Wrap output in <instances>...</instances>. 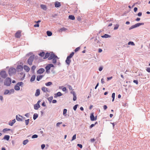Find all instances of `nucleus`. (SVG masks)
<instances>
[{
	"instance_id": "6",
	"label": "nucleus",
	"mask_w": 150,
	"mask_h": 150,
	"mask_svg": "<svg viewBox=\"0 0 150 150\" xmlns=\"http://www.w3.org/2000/svg\"><path fill=\"white\" fill-rule=\"evenodd\" d=\"M16 119L18 121H22L25 120V118L20 115H16Z\"/></svg>"
},
{
	"instance_id": "33",
	"label": "nucleus",
	"mask_w": 150,
	"mask_h": 150,
	"mask_svg": "<svg viewBox=\"0 0 150 150\" xmlns=\"http://www.w3.org/2000/svg\"><path fill=\"white\" fill-rule=\"evenodd\" d=\"M52 84V83L51 82H49L45 83V85L47 86H50Z\"/></svg>"
},
{
	"instance_id": "42",
	"label": "nucleus",
	"mask_w": 150,
	"mask_h": 150,
	"mask_svg": "<svg viewBox=\"0 0 150 150\" xmlns=\"http://www.w3.org/2000/svg\"><path fill=\"white\" fill-rule=\"evenodd\" d=\"M10 130L11 129H10L5 128L3 129V131L4 132H5L7 131H10Z\"/></svg>"
},
{
	"instance_id": "36",
	"label": "nucleus",
	"mask_w": 150,
	"mask_h": 150,
	"mask_svg": "<svg viewBox=\"0 0 150 150\" xmlns=\"http://www.w3.org/2000/svg\"><path fill=\"white\" fill-rule=\"evenodd\" d=\"M119 27V25L118 24H116L115 25V27L114 28V30H116Z\"/></svg>"
},
{
	"instance_id": "64",
	"label": "nucleus",
	"mask_w": 150,
	"mask_h": 150,
	"mask_svg": "<svg viewBox=\"0 0 150 150\" xmlns=\"http://www.w3.org/2000/svg\"><path fill=\"white\" fill-rule=\"evenodd\" d=\"M48 65L50 67V68L52 67H54L53 65L52 64H49Z\"/></svg>"
},
{
	"instance_id": "2",
	"label": "nucleus",
	"mask_w": 150,
	"mask_h": 150,
	"mask_svg": "<svg viewBox=\"0 0 150 150\" xmlns=\"http://www.w3.org/2000/svg\"><path fill=\"white\" fill-rule=\"evenodd\" d=\"M11 79L9 77L6 78L4 81V84L5 85L9 86L11 83Z\"/></svg>"
},
{
	"instance_id": "18",
	"label": "nucleus",
	"mask_w": 150,
	"mask_h": 150,
	"mask_svg": "<svg viewBox=\"0 0 150 150\" xmlns=\"http://www.w3.org/2000/svg\"><path fill=\"white\" fill-rule=\"evenodd\" d=\"M16 120L15 119H14L12 120V122H11V121H10L9 122L8 124L12 126L13 125V124H14Z\"/></svg>"
},
{
	"instance_id": "30",
	"label": "nucleus",
	"mask_w": 150,
	"mask_h": 150,
	"mask_svg": "<svg viewBox=\"0 0 150 150\" xmlns=\"http://www.w3.org/2000/svg\"><path fill=\"white\" fill-rule=\"evenodd\" d=\"M45 53L44 52H40V53L39 54V56L41 57H43L45 55Z\"/></svg>"
},
{
	"instance_id": "63",
	"label": "nucleus",
	"mask_w": 150,
	"mask_h": 150,
	"mask_svg": "<svg viewBox=\"0 0 150 150\" xmlns=\"http://www.w3.org/2000/svg\"><path fill=\"white\" fill-rule=\"evenodd\" d=\"M57 102V101L56 100H53L52 101V103H56Z\"/></svg>"
},
{
	"instance_id": "9",
	"label": "nucleus",
	"mask_w": 150,
	"mask_h": 150,
	"mask_svg": "<svg viewBox=\"0 0 150 150\" xmlns=\"http://www.w3.org/2000/svg\"><path fill=\"white\" fill-rule=\"evenodd\" d=\"M44 71L45 70L43 68H40L37 71V74H42Z\"/></svg>"
},
{
	"instance_id": "32",
	"label": "nucleus",
	"mask_w": 150,
	"mask_h": 150,
	"mask_svg": "<svg viewBox=\"0 0 150 150\" xmlns=\"http://www.w3.org/2000/svg\"><path fill=\"white\" fill-rule=\"evenodd\" d=\"M74 54V52H72L69 56H67V57L71 59V58L73 56Z\"/></svg>"
},
{
	"instance_id": "31",
	"label": "nucleus",
	"mask_w": 150,
	"mask_h": 150,
	"mask_svg": "<svg viewBox=\"0 0 150 150\" xmlns=\"http://www.w3.org/2000/svg\"><path fill=\"white\" fill-rule=\"evenodd\" d=\"M47 35L49 36H50L52 35V33L50 31H47Z\"/></svg>"
},
{
	"instance_id": "58",
	"label": "nucleus",
	"mask_w": 150,
	"mask_h": 150,
	"mask_svg": "<svg viewBox=\"0 0 150 150\" xmlns=\"http://www.w3.org/2000/svg\"><path fill=\"white\" fill-rule=\"evenodd\" d=\"M77 146L81 148H82V145L81 144H78Z\"/></svg>"
},
{
	"instance_id": "7",
	"label": "nucleus",
	"mask_w": 150,
	"mask_h": 150,
	"mask_svg": "<svg viewBox=\"0 0 150 150\" xmlns=\"http://www.w3.org/2000/svg\"><path fill=\"white\" fill-rule=\"evenodd\" d=\"M144 24V23H139L135 24V25H132L131 27V29L133 28L137 27H138L141 25H143Z\"/></svg>"
},
{
	"instance_id": "60",
	"label": "nucleus",
	"mask_w": 150,
	"mask_h": 150,
	"mask_svg": "<svg viewBox=\"0 0 150 150\" xmlns=\"http://www.w3.org/2000/svg\"><path fill=\"white\" fill-rule=\"evenodd\" d=\"M134 12H136L137 10V8L136 7H134Z\"/></svg>"
},
{
	"instance_id": "13",
	"label": "nucleus",
	"mask_w": 150,
	"mask_h": 150,
	"mask_svg": "<svg viewBox=\"0 0 150 150\" xmlns=\"http://www.w3.org/2000/svg\"><path fill=\"white\" fill-rule=\"evenodd\" d=\"M54 97L57 98L58 96H60L62 95V94L60 92H57V93L54 94Z\"/></svg>"
},
{
	"instance_id": "27",
	"label": "nucleus",
	"mask_w": 150,
	"mask_h": 150,
	"mask_svg": "<svg viewBox=\"0 0 150 150\" xmlns=\"http://www.w3.org/2000/svg\"><path fill=\"white\" fill-rule=\"evenodd\" d=\"M10 138V136L8 135H5L4 138V139H6L8 141L9 140Z\"/></svg>"
},
{
	"instance_id": "16",
	"label": "nucleus",
	"mask_w": 150,
	"mask_h": 150,
	"mask_svg": "<svg viewBox=\"0 0 150 150\" xmlns=\"http://www.w3.org/2000/svg\"><path fill=\"white\" fill-rule=\"evenodd\" d=\"M65 62L66 64L69 65L70 64V63L71 62V59L67 57Z\"/></svg>"
},
{
	"instance_id": "38",
	"label": "nucleus",
	"mask_w": 150,
	"mask_h": 150,
	"mask_svg": "<svg viewBox=\"0 0 150 150\" xmlns=\"http://www.w3.org/2000/svg\"><path fill=\"white\" fill-rule=\"evenodd\" d=\"M28 142V139H26L25 140H24L23 142V144L24 145H25Z\"/></svg>"
},
{
	"instance_id": "22",
	"label": "nucleus",
	"mask_w": 150,
	"mask_h": 150,
	"mask_svg": "<svg viewBox=\"0 0 150 150\" xmlns=\"http://www.w3.org/2000/svg\"><path fill=\"white\" fill-rule=\"evenodd\" d=\"M67 30V29L66 28L64 27L58 30V31L60 32H62L63 31H65Z\"/></svg>"
},
{
	"instance_id": "15",
	"label": "nucleus",
	"mask_w": 150,
	"mask_h": 150,
	"mask_svg": "<svg viewBox=\"0 0 150 150\" xmlns=\"http://www.w3.org/2000/svg\"><path fill=\"white\" fill-rule=\"evenodd\" d=\"M23 68L27 72H28L30 70V69L29 67L26 65H24Z\"/></svg>"
},
{
	"instance_id": "4",
	"label": "nucleus",
	"mask_w": 150,
	"mask_h": 150,
	"mask_svg": "<svg viewBox=\"0 0 150 150\" xmlns=\"http://www.w3.org/2000/svg\"><path fill=\"white\" fill-rule=\"evenodd\" d=\"M23 83L22 82L18 83L15 86L14 89L17 91L19 90L20 89L19 86H21L23 85Z\"/></svg>"
},
{
	"instance_id": "40",
	"label": "nucleus",
	"mask_w": 150,
	"mask_h": 150,
	"mask_svg": "<svg viewBox=\"0 0 150 150\" xmlns=\"http://www.w3.org/2000/svg\"><path fill=\"white\" fill-rule=\"evenodd\" d=\"M50 67L48 65H47V66L46 67L45 69H46L47 71L49 70L50 69Z\"/></svg>"
},
{
	"instance_id": "54",
	"label": "nucleus",
	"mask_w": 150,
	"mask_h": 150,
	"mask_svg": "<svg viewBox=\"0 0 150 150\" xmlns=\"http://www.w3.org/2000/svg\"><path fill=\"white\" fill-rule=\"evenodd\" d=\"M146 70L148 72H150V67L147 68Z\"/></svg>"
},
{
	"instance_id": "19",
	"label": "nucleus",
	"mask_w": 150,
	"mask_h": 150,
	"mask_svg": "<svg viewBox=\"0 0 150 150\" xmlns=\"http://www.w3.org/2000/svg\"><path fill=\"white\" fill-rule=\"evenodd\" d=\"M43 77V76L42 75H39L37 77V80L38 81H39L42 79Z\"/></svg>"
},
{
	"instance_id": "23",
	"label": "nucleus",
	"mask_w": 150,
	"mask_h": 150,
	"mask_svg": "<svg viewBox=\"0 0 150 150\" xmlns=\"http://www.w3.org/2000/svg\"><path fill=\"white\" fill-rule=\"evenodd\" d=\"M40 107V105L35 104L34 105V108L35 110H38Z\"/></svg>"
},
{
	"instance_id": "43",
	"label": "nucleus",
	"mask_w": 150,
	"mask_h": 150,
	"mask_svg": "<svg viewBox=\"0 0 150 150\" xmlns=\"http://www.w3.org/2000/svg\"><path fill=\"white\" fill-rule=\"evenodd\" d=\"M29 119L25 120V124L26 125H28L29 122Z\"/></svg>"
},
{
	"instance_id": "11",
	"label": "nucleus",
	"mask_w": 150,
	"mask_h": 150,
	"mask_svg": "<svg viewBox=\"0 0 150 150\" xmlns=\"http://www.w3.org/2000/svg\"><path fill=\"white\" fill-rule=\"evenodd\" d=\"M55 6L56 8H58L61 6V4L60 2L57 1L55 2Z\"/></svg>"
},
{
	"instance_id": "47",
	"label": "nucleus",
	"mask_w": 150,
	"mask_h": 150,
	"mask_svg": "<svg viewBox=\"0 0 150 150\" xmlns=\"http://www.w3.org/2000/svg\"><path fill=\"white\" fill-rule=\"evenodd\" d=\"M78 105L77 104L76 105L73 107V109L75 111L76 110Z\"/></svg>"
},
{
	"instance_id": "59",
	"label": "nucleus",
	"mask_w": 150,
	"mask_h": 150,
	"mask_svg": "<svg viewBox=\"0 0 150 150\" xmlns=\"http://www.w3.org/2000/svg\"><path fill=\"white\" fill-rule=\"evenodd\" d=\"M62 122H58L57 124H56V125L57 126V127H58V126H59V125L60 124H62Z\"/></svg>"
},
{
	"instance_id": "52",
	"label": "nucleus",
	"mask_w": 150,
	"mask_h": 150,
	"mask_svg": "<svg viewBox=\"0 0 150 150\" xmlns=\"http://www.w3.org/2000/svg\"><path fill=\"white\" fill-rule=\"evenodd\" d=\"M67 86H68V87L69 88V89L70 90H72V88L71 86L69 85H68Z\"/></svg>"
},
{
	"instance_id": "51",
	"label": "nucleus",
	"mask_w": 150,
	"mask_h": 150,
	"mask_svg": "<svg viewBox=\"0 0 150 150\" xmlns=\"http://www.w3.org/2000/svg\"><path fill=\"white\" fill-rule=\"evenodd\" d=\"M97 122H96L95 123V124H91L90 126V128H92V127H94L95 125L97 123Z\"/></svg>"
},
{
	"instance_id": "25",
	"label": "nucleus",
	"mask_w": 150,
	"mask_h": 150,
	"mask_svg": "<svg viewBox=\"0 0 150 150\" xmlns=\"http://www.w3.org/2000/svg\"><path fill=\"white\" fill-rule=\"evenodd\" d=\"M50 53H47L45 54V57L44 58V59H46L47 58H49L50 57Z\"/></svg>"
},
{
	"instance_id": "1",
	"label": "nucleus",
	"mask_w": 150,
	"mask_h": 150,
	"mask_svg": "<svg viewBox=\"0 0 150 150\" xmlns=\"http://www.w3.org/2000/svg\"><path fill=\"white\" fill-rule=\"evenodd\" d=\"M35 57V55H31L28 60V63L30 65L32 64L33 62Z\"/></svg>"
},
{
	"instance_id": "55",
	"label": "nucleus",
	"mask_w": 150,
	"mask_h": 150,
	"mask_svg": "<svg viewBox=\"0 0 150 150\" xmlns=\"http://www.w3.org/2000/svg\"><path fill=\"white\" fill-rule=\"evenodd\" d=\"M142 15V13L141 12H139L137 14V15L139 16H141Z\"/></svg>"
},
{
	"instance_id": "34",
	"label": "nucleus",
	"mask_w": 150,
	"mask_h": 150,
	"mask_svg": "<svg viewBox=\"0 0 150 150\" xmlns=\"http://www.w3.org/2000/svg\"><path fill=\"white\" fill-rule=\"evenodd\" d=\"M68 19H75V18L74 16L70 15L69 16Z\"/></svg>"
},
{
	"instance_id": "14",
	"label": "nucleus",
	"mask_w": 150,
	"mask_h": 150,
	"mask_svg": "<svg viewBox=\"0 0 150 150\" xmlns=\"http://www.w3.org/2000/svg\"><path fill=\"white\" fill-rule=\"evenodd\" d=\"M42 91L44 92H49V91L47 88L45 87H43L42 88Z\"/></svg>"
},
{
	"instance_id": "24",
	"label": "nucleus",
	"mask_w": 150,
	"mask_h": 150,
	"mask_svg": "<svg viewBox=\"0 0 150 150\" xmlns=\"http://www.w3.org/2000/svg\"><path fill=\"white\" fill-rule=\"evenodd\" d=\"M17 69H19L21 70H22L23 69V67L22 65H18L17 66Z\"/></svg>"
},
{
	"instance_id": "41",
	"label": "nucleus",
	"mask_w": 150,
	"mask_h": 150,
	"mask_svg": "<svg viewBox=\"0 0 150 150\" xmlns=\"http://www.w3.org/2000/svg\"><path fill=\"white\" fill-rule=\"evenodd\" d=\"M36 68V67L35 65H33L31 68V70L32 71H34Z\"/></svg>"
},
{
	"instance_id": "26",
	"label": "nucleus",
	"mask_w": 150,
	"mask_h": 150,
	"mask_svg": "<svg viewBox=\"0 0 150 150\" xmlns=\"http://www.w3.org/2000/svg\"><path fill=\"white\" fill-rule=\"evenodd\" d=\"M41 8L43 9L44 10H46V6L44 4H41L40 5Z\"/></svg>"
},
{
	"instance_id": "53",
	"label": "nucleus",
	"mask_w": 150,
	"mask_h": 150,
	"mask_svg": "<svg viewBox=\"0 0 150 150\" xmlns=\"http://www.w3.org/2000/svg\"><path fill=\"white\" fill-rule=\"evenodd\" d=\"M52 99H53V97L52 96L48 98V100L50 101V102L52 100Z\"/></svg>"
},
{
	"instance_id": "37",
	"label": "nucleus",
	"mask_w": 150,
	"mask_h": 150,
	"mask_svg": "<svg viewBox=\"0 0 150 150\" xmlns=\"http://www.w3.org/2000/svg\"><path fill=\"white\" fill-rule=\"evenodd\" d=\"M38 117V115L37 114H35L33 115V118L34 120H35Z\"/></svg>"
},
{
	"instance_id": "3",
	"label": "nucleus",
	"mask_w": 150,
	"mask_h": 150,
	"mask_svg": "<svg viewBox=\"0 0 150 150\" xmlns=\"http://www.w3.org/2000/svg\"><path fill=\"white\" fill-rule=\"evenodd\" d=\"M16 72V70L15 68H11L8 70V73L9 75L11 76L13 74H15Z\"/></svg>"
},
{
	"instance_id": "20",
	"label": "nucleus",
	"mask_w": 150,
	"mask_h": 150,
	"mask_svg": "<svg viewBox=\"0 0 150 150\" xmlns=\"http://www.w3.org/2000/svg\"><path fill=\"white\" fill-rule=\"evenodd\" d=\"M41 22L40 20H39L37 22H35L37 23L36 24H35L34 25V26L35 27H38L39 26V23Z\"/></svg>"
},
{
	"instance_id": "49",
	"label": "nucleus",
	"mask_w": 150,
	"mask_h": 150,
	"mask_svg": "<svg viewBox=\"0 0 150 150\" xmlns=\"http://www.w3.org/2000/svg\"><path fill=\"white\" fill-rule=\"evenodd\" d=\"M76 139V134H74L73 135V136L72 137V139L71 140V141H72L73 140L75 139Z\"/></svg>"
},
{
	"instance_id": "56",
	"label": "nucleus",
	"mask_w": 150,
	"mask_h": 150,
	"mask_svg": "<svg viewBox=\"0 0 150 150\" xmlns=\"http://www.w3.org/2000/svg\"><path fill=\"white\" fill-rule=\"evenodd\" d=\"M45 147V145L44 144H42L41 146V147L42 149H44Z\"/></svg>"
},
{
	"instance_id": "45",
	"label": "nucleus",
	"mask_w": 150,
	"mask_h": 150,
	"mask_svg": "<svg viewBox=\"0 0 150 150\" xmlns=\"http://www.w3.org/2000/svg\"><path fill=\"white\" fill-rule=\"evenodd\" d=\"M80 47H78L75 49L74 51L75 52H76L79 51L80 50Z\"/></svg>"
},
{
	"instance_id": "35",
	"label": "nucleus",
	"mask_w": 150,
	"mask_h": 150,
	"mask_svg": "<svg viewBox=\"0 0 150 150\" xmlns=\"http://www.w3.org/2000/svg\"><path fill=\"white\" fill-rule=\"evenodd\" d=\"M115 93H113L112 94V101L113 102L115 99Z\"/></svg>"
},
{
	"instance_id": "8",
	"label": "nucleus",
	"mask_w": 150,
	"mask_h": 150,
	"mask_svg": "<svg viewBox=\"0 0 150 150\" xmlns=\"http://www.w3.org/2000/svg\"><path fill=\"white\" fill-rule=\"evenodd\" d=\"M21 30L18 31L15 34V36L16 38H20L21 36Z\"/></svg>"
},
{
	"instance_id": "17",
	"label": "nucleus",
	"mask_w": 150,
	"mask_h": 150,
	"mask_svg": "<svg viewBox=\"0 0 150 150\" xmlns=\"http://www.w3.org/2000/svg\"><path fill=\"white\" fill-rule=\"evenodd\" d=\"M58 59V58L57 56H56L54 57L52 59V62L53 63L55 64L56 63L57 60Z\"/></svg>"
},
{
	"instance_id": "50",
	"label": "nucleus",
	"mask_w": 150,
	"mask_h": 150,
	"mask_svg": "<svg viewBox=\"0 0 150 150\" xmlns=\"http://www.w3.org/2000/svg\"><path fill=\"white\" fill-rule=\"evenodd\" d=\"M67 110L66 109H64L63 110V115H65V114L67 113Z\"/></svg>"
},
{
	"instance_id": "39",
	"label": "nucleus",
	"mask_w": 150,
	"mask_h": 150,
	"mask_svg": "<svg viewBox=\"0 0 150 150\" xmlns=\"http://www.w3.org/2000/svg\"><path fill=\"white\" fill-rule=\"evenodd\" d=\"M73 96H74L73 100L74 101H75L76 99V96L75 93L74 92H73Z\"/></svg>"
},
{
	"instance_id": "5",
	"label": "nucleus",
	"mask_w": 150,
	"mask_h": 150,
	"mask_svg": "<svg viewBox=\"0 0 150 150\" xmlns=\"http://www.w3.org/2000/svg\"><path fill=\"white\" fill-rule=\"evenodd\" d=\"M0 75L2 78L4 79L6 78L8 76L5 71H1L0 72Z\"/></svg>"
},
{
	"instance_id": "48",
	"label": "nucleus",
	"mask_w": 150,
	"mask_h": 150,
	"mask_svg": "<svg viewBox=\"0 0 150 150\" xmlns=\"http://www.w3.org/2000/svg\"><path fill=\"white\" fill-rule=\"evenodd\" d=\"M38 137V135L36 134H34L32 136V138H37Z\"/></svg>"
},
{
	"instance_id": "57",
	"label": "nucleus",
	"mask_w": 150,
	"mask_h": 150,
	"mask_svg": "<svg viewBox=\"0 0 150 150\" xmlns=\"http://www.w3.org/2000/svg\"><path fill=\"white\" fill-rule=\"evenodd\" d=\"M133 82L136 83L137 84H138V81L137 80H134L133 81Z\"/></svg>"
},
{
	"instance_id": "28",
	"label": "nucleus",
	"mask_w": 150,
	"mask_h": 150,
	"mask_svg": "<svg viewBox=\"0 0 150 150\" xmlns=\"http://www.w3.org/2000/svg\"><path fill=\"white\" fill-rule=\"evenodd\" d=\"M35 77H36L35 76V75H33L31 77V79H30V81L31 82L34 81L35 79Z\"/></svg>"
},
{
	"instance_id": "10",
	"label": "nucleus",
	"mask_w": 150,
	"mask_h": 150,
	"mask_svg": "<svg viewBox=\"0 0 150 150\" xmlns=\"http://www.w3.org/2000/svg\"><path fill=\"white\" fill-rule=\"evenodd\" d=\"M90 118L91 120V121H94L96 120V117H94L93 114V113H91L90 115Z\"/></svg>"
},
{
	"instance_id": "61",
	"label": "nucleus",
	"mask_w": 150,
	"mask_h": 150,
	"mask_svg": "<svg viewBox=\"0 0 150 150\" xmlns=\"http://www.w3.org/2000/svg\"><path fill=\"white\" fill-rule=\"evenodd\" d=\"M101 83L102 84H103V83H104V79H103V78H102V79H101Z\"/></svg>"
},
{
	"instance_id": "46",
	"label": "nucleus",
	"mask_w": 150,
	"mask_h": 150,
	"mask_svg": "<svg viewBox=\"0 0 150 150\" xmlns=\"http://www.w3.org/2000/svg\"><path fill=\"white\" fill-rule=\"evenodd\" d=\"M9 92V91L8 90H6L4 92V94L6 95L8 94Z\"/></svg>"
},
{
	"instance_id": "44",
	"label": "nucleus",
	"mask_w": 150,
	"mask_h": 150,
	"mask_svg": "<svg viewBox=\"0 0 150 150\" xmlns=\"http://www.w3.org/2000/svg\"><path fill=\"white\" fill-rule=\"evenodd\" d=\"M128 44L129 45H135L134 43L132 42H129L128 43Z\"/></svg>"
},
{
	"instance_id": "21",
	"label": "nucleus",
	"mask_w": 150,
	"mask_h": 150,
	"mask_svg": "<svg viewBox=\"0 0 150 150\" xmlns=\"http://www.w3.org/2000/svg\"><path fill=\"white\" fill-rule=\"evenodd\" d=\"M40 94V90L38 89L36 90V91L35 93V95L36 96H38Z\"/></svg>"
},
{
	"instance_id": "29",
	"label": "nucleus",
	"mask_w": 150,
	"mask_h": 150,
	"mask_svg": "<svg viewBox=\"0 0 150 150\" xmlns=\"http://www.w3.org/2000/svg\"><path fill=\"white\" fill-rule=\"evenodd\" d=\"M110 37V35L107 34H105L104 35L101 36V37L103 38H108Z\"/></svg>"
},
{
	"instance_id": "62",
	"label": "nucleus",
	"mask_w": 150,
	"mask_h": 150,
	"mask_svg": "<svg viewBox=\"0 0 150 150\" xmlns=\"http://www.w3.org/2000/svg\"><path fill=\"white\" fill-rule=\"evenodd\" d=\"M103 108L105 110L107 109V107L106 105H104L103 106Z\"/></svg>"
},
{
	"instance_id": "12",
	"label": "nucleus",
	"mask_w": 150,
	"mask_h": 150,
	"mask_svg": "<svg viewBox=\"0 0 150 150\" xmlns=\"http://www.w3.org/2000/svg\"><path fill=\"white\" fill-rule=\"evenodd\" d=\"M56 56H55L54 54L53 53H50V57L48 58V59L49 60H51L53 59L54 57H55Z\"/></svg>"
}]
</instances>
